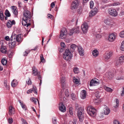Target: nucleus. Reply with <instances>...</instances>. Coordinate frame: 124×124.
Instances as JSON below:
<instances>
[{
	"label": "nucleus",
	"instance_id": "f257e3e1",
	"mask_svg": "<svg viewBox=\"0 0 124 124\" xmlns=\"http://www.w3.org/2000/svg\"><path fill=\"white\" fill-rule=\"evenodd\" d=\"M23 15V17L22 22V24L25 29H28L31 24L30 23L28 22V21L29 22L30 21V19L31 17V13L28 10H24Z\"/></svg>",
	"mask_w": 124,
	"mask_h": 124
},
{
	"label": "nucleus",
	"instance_id": "f03ea898",
	"mask_svg": "<svg viewBox=\"0 0 124 124\" xmlns=\"http://www.w3.org/2000/svg\"><path fill=\"white\" fill-rule=\"evenodd\" d=\"M76 109L77 110V114L80 121H83L84 117V109L80 107L78 104L75 105Z\"/></svg>",
	"mask_w": 124,
	"mask_h": 124
},
{
	"label": "nucleus",
	"instance_id": "7ed1b4c3",
	"mask_svg": "<svg viewBox=\"0 0 124 124\" xmlns=\"http://www.w3.org/2000/svg\"><path fill=\"white\" fill-rule=\"evenodd\" d=\"M86 111L88 114L91 116L94 117L96 115V110L92 106H88L86 108Z\"/></svg>",
	"mask_w": 124,
	"mask_h": 124
},
{
	"label": "nucleus",
	"instance_id": "20e7f679",
	"mask_svg": "<svg viewBox=\"0 0 124 124\" xmlns=\"http://www.w3.org/2000/svg\"><path fill=\"white\" fill-rule=\"evenodd\" d=\"M72 55L69 49H67L63 54V58L67 61L69 60L72 58Z\"/></svg>",
	"mask_w": 124,
	"mask_h": 124
},
{
	"label": "nucleus",
	"instance_id": "39448f33",
	"mask_svg": "<svg viewBox=\"0 0 124 124\" xmlns=\"http://www.w3.org/2000/svg\"><path fill=\"white\" fill-rule=\"evenodd\" d=\"M11 38H12L13 40H15L18 42H21L23 40L21 34H19L17 35L15 34L12 35L11 37Z\"/></svg>",
	"mask_w": 124,
	"mask_h": 124
},
{
	"label": "nucleus",
	"instance_id": "423d86ee",
	"mask_svg": "<svg viewBox=\"0 0 124 124\" xmlns=\"http://www.w3.org/2000/svg\"><path fill=\"white\" fill-rule=\"evenodd\" d=\"M33 73L34 75L35 76H37L38 77V79L40 81L39 85H40L42 83L41 77L40 74L39 73L37 69H35V67H33L32 68Z\"/></svg>",
	"mask_w": 124,
	"mask_h": 124
},
{
	"label": "nucleus",
	"instance_id": "0eeeda50",
	"mask_svg": "<svg viewBox=\"0 0 124 124\" xmlns=\"http://www.w3.org/2000/svg\"><path fill=\"white\" fill-rule=\"evenodd\" d=\"M108 11L109 14L113 16L116 17L117 15V12L115 9L110 8L108 10Z\"/></svg>",
	"mask_w": 124,
	"mask_h": 124
},
{
	"label": "nucleus",
	"instance_id": "6e6552de",
	"mask_svg": "<svg viewBox=\"0 0 124 124\" xmlns=\"http://www.w3.org/2000/svg\"><path fill=\"white\" fill-rule=\"evenodd\" d=\"M100 84L98 80L95 78L92 79L90 81V86H92L98 85Z\"/></svg>",
	"mask_w": 124,
	"mask_h": 124
},
{
	"label": "nucleus",
	"instance_id": "1a4fd4ad",
	"mask_svg": "<svg viewBox=\"0 0 124 124\" xmlns=\"http://www.w3.org/2000/svg\"><path fill=\"white\" fill-rule=\"evenodd\" d=\"M81 28L84 33H86L88 29V25L86 23H84L81 25Z\"/></svg>",
	"mask_w": 124,
	"mask_h": 124
},
{
	"label": "nucleus",
	"instance_id": "9d476101",
	"mask_svg": "<svg viewBox=\"0 0 124 124\" xmlns=\"http://www.w3.org/2000/svg\"><path fill=\"white\" fill-rule=\"evenodd\" d=\"M67 33V31L65 28H63L61 31L60 35V38L63 39L66 37V35Z\"/></svg>",
	"mask_w": 124,
	"mask_h": 124
},
{
	"label": "nucleus",
	"instance_id": "9b49d317",
	"mask_svg": "<svg viewBox=\"0 0 124 124\" xmlns=\"http://www.w3.org/2000/svg\"><path fill=\"white\" fill-rule=\"evenodd\" d=\"M104 22V23L106 25H108L110 27L113 26L114 24L113 21L110 18L105 19Z\"/></svg>",
	"mask_w": 124,
	"mask_h": 124
},
{
	"label": "nucleus",
	"instance_id": "f8f14e48",
	"mask_svg": "<svg viewBox=\"0 0 124 124\" xmlns=\"http://www.w3.org/2000/svg\"><path fill=\"white\" fill-rule=\"evenodd\" d=\"M78 5V1L77 0L74 1L71 4V8L72 10L77 8Z\"/></svg>",
	"mask_w": 124,
	"mask_h": 124
},
{
	"label": "nucleus",
	"instance_id": "ddd939ff",
	"mask_svg": "<svg viewBox=\"0 0 124 124\" xmlns=\"http://www.w3.org/2000/svg\"><path fill=\"white\" fill-rule=\"evenodd\" d=\"M116 35L115 34L112 33L110 34L108 36V40L110 42H113L115 39Z\"/></svg>",
	"mask_w": 124,
	"mask_h": 124
},
{
	"label": "nucleus",
	"instance_id": "4468645a",
	"mask_svg": "<svg viewBox=\"0 0 124 124\" xmlns=\"http://www.w3.org/2000/svg\"><path fill=\"white\" fill-rule=\"evenodd\" d=\"M98 11V9L95 8L91 11L89 13V16L90 17H92L94 16L96 13Z\"/></svg>",
	"mask_w": 124,
	"mask_h": 124
},
{
	"label": "nucleus",
	"instance_id": "2eb2a0df",
	"mask_svg": "<svg viewBox=\"0 0 124 124\" xmlns=\"http://www.w3.org/2000/svg\"><path fill=\"white\" fill-rule=\"evenodd\" d=\"M59 105V109L62 112H65L66 110V108L65 106L62 103H60Z\"/></svg>",
	"mask_w": 124,
	"mask_h": 124
},
{
	"label": "nucleus",
	"instance_id": "dca6fc26",
	"mask_svg": "<svg viewBox=\"0 0 124 124\" xmlns=\"http://www.w3.org/2000/svg\"><path fill=\"white\" fill-rule=\"evenodd\" d=\"M37 89L36 86H33V88L28 90L27 92V93L28 94L32 93L33 92L37 94Z\"/></svg>",
	"mask_w": 124,
	"mask_h": 124
},
{
	"label": "nucleus",
	"instance_id": "f3484780",
	"mask_svg": "<svg viewBox=\"0 0 124 124\" xmlns=\"http://www.w3.org/2000/svg\"><path fill=\"white\" fill-rule=\"evenodd\" d=\"M12 41L9 44V46L11 48H13L15 46L16 44V42L15 40H13L12 38H11Z\"/></svg>",
	"mask_w": 124,
	"mask_h": 124
},
{
	"label": "nucleus",
	"instance_id": "a211bd4d",
	"mask_svg": "<svg viewBox=\"0 0 124 124\" xmlns=\"http://www.w3.org/2000/svg\"><path fill=\"white\" fill-rule=\"evenodd\" d=\"M11 8L12 9V11L13 14L15 15V16L16 17L17 16L18 13V11L16 8L15 6H13L11 7Z\"/></svg>",
	"mask_w": 124,
	"mask_h": 124
},
{
	"label": "nucleus",
	"instance_id": "6ab92c4d",
	"mask_svg": "<svg viewBox=\"0 0 124 124\" xmlns=\"http://www.w3.org/2000/svg\"><path fill=\"white\" fill-rule=\"evenodd\" d=\"M86 91L85 90H82L80 93V96L81 99H85L86 97Z\"/></svg>",
	"mask_w": 124,
	"mask_h": 124
},
{
	"label": "nucleus",
	"instance_id": "aec40b11",
	"mask_svg": "<svg viewBox=\"0 0 124 124\" xmlns=\"http://www.w3.org/2000/svg\"><path fill=\"white\" fill-rule=\"evenodd\" d=\"M9 115L11 116L14 114L15 113L14 108L11 106L9 107Z\"/></svg>",
	"mask_w": 124,
	"mask_h": 124
},
{
	"label": "nucleus",
	"instance_id": "412c9836",
	"mask_svg": "<svg viewBox=\"0 0 124 124\" xmlns=\"http://www.w3.org/2000/svg\"><path fill=\"white\" fill-rule=\"evenodd\" d=\"M78 53L80 55L82 56L84 55V50L82 47L80 46H79L78 47Z\"/></svg>",
	"mask_w": 124,
	"mask_h": 124
},
{
	"label": "nucleus",
	"instance_id": "4be33fe9",
	"mask_svg": "<svg viewBox=\"0 0 124 124\" xmlns=\"http://www.w3.org/2000/svg\"><path fill=\"white\" fill-rule=\"evenodd\" d=\"M15 22L14 20H13L12 21L9 20L7 23V26L8 28H10L13 25L15 24Z\"/></svg>",
	"mask_w": 124,
	"mask_h": 124
},
{
	"label": "nucleus",
	"instance_id": "5701e85b",
	"mask_svg": "<svg viewBox=\"0 0 124 124\" xmlns=\"http://www.w3.org/2000/svg\"><path fill=\"white\" fill-rule=\"evenodd\" d=\"M104 114L106 115L108 114L110 112L109 108L107 106H105L104 109Z\"/></svg>",
	"mask_w": 124,
	"mask_h": 124
},
{
	"label": "nucleus",
	"instance_id": "b1692460",
	"mask_svg": "<svg viewBox=\"0 0 124 124\" xmlns=\"http://www.w3.org/2000/svg\"><path fill=\"white\" fill-rule=\"evenodd\" d=\"M65 78L64 77H62L61 78L60 83L61 85L63 87L64 86L66 83Z\"/></svg>",
	"mask_w": 124,
	"mask_h": 124
},
{
	"label": "nucleus",
	"instance_id": "393cba45",
	"mask_svg": "<svg viewBox=\"0 0 124 124\" xmlns=\"http://www.w3.org/2000/svg\"><path fill=\"white\" fill-rule=\"evenodd\" d=\"M18 84V82L16 79H13L11 82V86L13 87L16 86Z\"/></svg>",
	"mask_w": 124,
	"mask_h": 124
},
{
	"label": "nucleus",
	"instance_id": "a878e982",
	"mask_svg": "<svg viewBox=\"0 0 124 124\" xmlns=\"http://www.w3.org/2000/svg\"><path fill=\"white\" fill-rule=\"evenodd\" d=\"M106 75L107 77L110 79L113 77L114 74L112 72H108L106 73Z\"/></svg>",
	"mask_w": 124,
	"mask_h": 124
},
{
	"label": "nucleus",
	"instance_id": "bb28decb",
	"mask_svg": "<svg viewBox=\"0 0 124 124\" xmlns=\"http://www.w3.org/2000/svg\"><path fill=\"white\" fill-rule=\"evenodd\" d=\"M18 101L20 104V105L23 108V109L25 110H27L26 106V105L23 103V102H22L21 101L19 100Z\"/></svg>",
	"mask_w": 124,
	"mask_h": 124
},
{
	"label": "nucleus",
	"instance_id": "cd10ccee",
	"mask_svg": "<svg viewBox=\"0 0 124 124\" xmlns=\"http://www.w3.org/2000/svg\"><path fill=\"white\" fill-rule=\"evenodd\" d=\"M112 55V52H110L105 56V59L108 60L110 58V57Z\"/></svg>",
	"mask_w": 124,
	"mask_h": 124
},
{
	"label": "nucleus",
	"instance_id": "c85d7f7f",
	"mask_svg": "<svg viewBox=\"0 0 124 124\" xmlns=\"http://www.w3.org/2000/svg\"><path fill=\"white\" fill-rule=\"evenodd\" d=\"M93 55L95 57H97L99 54V52L97 50H94L92 52Z\"/></svg>",
	"mask_w": 124,
	"mask_h": 124
},
{
	"label": "nucleus",
	"instance_id": "c756f323",
	"mask_svg": "<svg viewBox=\"0 0 124 124\" xmlns=\"http://www.w3.org/2000/svg\"><path fill=\"white\" fill-rule=\"evenodd\" d=\"M103 87L104 89L107 92H111L113 91V90L111 88L105 86H104Z\"/></svg>",
	"mask_w": 124,
	"mask_h": 124
},
{
	"label": "nucleus",
	"instance_id": "7c9ffc66",
	"mask_svg": "<svg viewBox=\"0 0 124 124\" xmlns=\"http://www.w3.org/2000/svg\"><path fill=\"white\" fill-rule=\"evenodd\" d=\"M74 30V33H78L79 32V27H77L73 28Z\"/></svg>",
	"mask_w": 124,
	"mask_h": 124
},
{
	"label": "nucleus",
	"instance_id": "2f4dec72",
	"mask_svg": "<svg viewBox=\"0 0 124 124\" xmlns=\"http://www.w3.org/2000/svg\"><path fill=\"white\" fill-rule=\"evenodd\" d=\"M122 63L119 60H116L115 62V65L116 66H118L122 64Z\"/></svg>",
	"mask_w": 124,
	"mask_h": 124
},
{
	"label": "nucleus",
	"instance_id": "473e14b6",
	"mask_svg": "<svg viewBox=\"0 0 124 124\" xmlns=\"http://www.w3.org/2000/svg\"><path fill=\"white\" fill-rule=\"evenodd\" d=\"M120 5V3L119 2H115L113 3L109 4L108 5L109 6H115Z\"/></svg>",
	"mask_w": 124,
	"mask_h": 124
},
{
	"label": "nucleus",
	"instance_id": "72a5a7b5",
	"mask_svg": "<svg viewBox=\"0 0 124 124\" xmlns=\"http://www.w3.org/2000/svg\"><path fill=\"white\" fill-rule=\"evenodd\" d=\"M77 46L74 44H72L70 46V49L72 51L74 50L77 48Z\"/></svg>",
	"mask_w": 124,
	"mask_h": 124
},
{
	"label": "nucleus",
	"instance_id": "f704fd0d",
	"mask_svg": "<svg viewBox=\"0 0 124 124\" xmlns=\"http://www.w3.org/2000/svg\"><path fill=\"white\" fill-rule=\"evenodd\" d=\"M0 51L2 53H5L6 52V48L2 46L0 49Z\"/></svg>",
	"mask_w": 124,
	"mask_h": 124
},
{
	"label": "nucleus",
	"instance_id": "c9c22d12",
	"mask_svg": "<svg viewBox=\"0 0 124 124\" xmlns=\"http://www.w3.org/2000/svg\"><path fill=\"white\" fill-rule=\"evenodd\" d=\"M73 81L75 84H78L79 83V81L75 77H74L73 78Z\"/></svg>",
	"mask_w": 124,
	"mask_h": 124
},
{
	"label": "nucleus",
	"instance_id": "e433bc0d",
	"mask_svg": "<svg viewBox=\"0 0 124 124\" xmlns=\"http://www.w3.org/2000/svg\"><path fill=\"white\" fill-rule=\"evenodd\" d=\"M118 59L123 63L124 62V56H120Z\"/></svg>",
	"mask_w": 124,
	"mask_h": 124
},
{
	"label": "nucleus",
	"instance_id": "4c0bfd02",
	"mask_svg": "<svg viewBox=\"0 0 124 124\" xmlns=\"http://www.w3.org/2000/svg\"><path fill=\"white\" fill-rule=\"evenodd\" d=\"M1 62L3 65H5L7 63V61L4 59H2L1 61Z\"/></svg>",
	"mask_w": 124,
	"mask_h": 124
},
{
	"label": "nucleus",
	"instance_id": "58836bf2",
	"mask_svg": "<svg viewBox=\"0 0 124 124\" xmlns=\"http://www.w3.org/2000/svg\"><path fill=\"white\" fill-rule=\"evenodd\" d=\"M120 49L122 51H124V40L122 42L121 44Z\"/></svg>",
	"mask_w": 124,
	"mask_h": 124
},
{
	"label": "nucleus",
	"instance_id": "ea45409f",
	"mask_svg": "<svg viewBox=\"0 0 124 124\" xmlns=\"http://www.w3.org/2000/svg\"><path fill=\"white\" fill-rule=\"evenodd\" d=\"M116 104L115 106H114V107L115 108H116L118 107L119 105V100L117 99H116Z\"/></svg>",
	"mask_w": 124,
	"mask_h": 124
},
{
	"label": "nucleus",
	"instance_id": "a19ab883",
	"mask_svg": "<svg viewBox=\"0 0 124 124\" xmlns=\"http://www.w3.org/2000/svg\"><path fill=\"white\" fill-rule=\"evenodd\" d=\"M71 98L73 100H75L76 98V95L74 93H72L71 94Z\"/></svg>",
	"mask_w": 124,
	"mask_h": 124
},
{
	"label": "nucleus",
	"instance_id": "79ce46f5",
	"mask_svg": "<svg viewBox=\"0 0 124 124\" xmlns=\"http://www.w3.org/2000/svg\"><path fill=\"white\" fill-rule=\"evenodd\" d=\"M5 15L8 17H9L10 16V14L8 11L7 10H6L5 13Z\"/></svg>",
	"mask_w": 124,
	"mask_h": 124
},
{
	"label": "nucleus",
	"instance_id": "37998d69",
	"mask_svg": "<svg viewBox=\"0 0 124 124\" xmlns=\"http://www.w3.org/2000/svg\"><path fill=\"white\" fill-rule=\"evenodd\" d=\"M73 71L75 73H78L79 72V69L77 67H75L74 68Z\"/></svg>",
	"mask_w": 124,
	"mask_h": 124
},
{
	"label": "nucleus",
	"instance_id": "c03bdc74",
	"mask_svg": "<svg viewBox=\"0 0 124 124\" xmlns=\"http://www.w3.org/2000/svg\"><path fill=\"white\" fill-rule=\"evenodd\" d=\"M76 120L75 119H73L70 120L69 122V124H76Z\"/></svg>",
	"mask_w": 124,
	"mask_h": 124
},
{
	"label": "nucleus",
	"instance_id": "a18cd8bd",
	"mask_svg": "<svg viewBox=\"0 0 124 124\" xmlns=\"http://www.w3.org/2000/svg\"><path fill=\"white\" fill-rule=\"evenodd\" d=\"M65 95L67 97L69 96L70 93L68 90L66 89L65 91Z\"/></svg>",
	"mask_w": 124,
	"mask_h": 124
},
{
	"label": "nucleus",
	"instance_id": "49530a36",
	"mask_svg": "<svg viewBox=\"0 0 124 124\" xmlns=\"http://www.w3.org/2000/svg\"><path fill=\"white\" fill-rule=\"evenodd\" d=\"M26 83L28 85H30L31 84V81L30 79L29 78L26 81Z\"/></svg>",
	"mask_w": 124,
	"mask_h": 124
},
{
	"label": "nucleus",
	"instance_id": "de8ad7c7",
	"mask_svg": "<svg viewBox=\"0 0 124 124\" xmlns=\"http://www.w3.org/2000/svg\"><path fill=\"white\" fill-rule=\"evenodd\" d=\"M119 36L121 38L124 37V31H121L119 33Z\"/></svg>",
	"mask_w": 124,
	"mask_h": 124
},
{
	"label": "nucleus",
	"instance_id": "09e8293b",
	"mask_svg": "<svg viewBox=\"0 0 124 124\" xmlns=\"http://www.w3.org/2000/svg\"><path fill=\"white\" fill-rule=\"evenodd\" d=\"M94 35L97 38H100L101 37V36L98 33H95L94 34Z\"/></svg>",
	"mask_w": 124,
	"mask_h": 124
},
{
	"label": "nucleus",
	"instance_id": "8fccbe9b",
	"mask_svg": "<svg viewBox=\"0 0 124 124\" xmlns=\"http://www.w3.org/2000/svg\"><path fill=\"white\" fill-rule=\"evenodd\" d=\"M73 108L72 107H70L69 109V112L71 115H72L73 113Z\"/></svg>",
	"mask_w": 124,
	"mask_h": 124
},
{
	"label": "nucleus",
	"instance_id": "3c124183",
	"mask_svg": "<svg viewBox=\"0 0 124 124\" xmlns=\"http://www.w3.org/2000/svg\"><path fill=\"white\" fill-rule=\"evenodd\" d=\"M95 94L97 98H98L100 97V95L99 94V92H97L95 93Z\"/></svg>",
	"mask_w": 124,
	"mask_h": 124
},
{
	"label": "nucleus",
	"instance_id": "603ef678",
	"mask_svg": "<svg viewBox=\"0 0 124 124\" xmlns=\"http://www.w3.org/2000/svg\"><path fill=\"white\" fill-rule=\"evenodd\" d=\"M31 101L35 103H37V101L35 98L34 97H32L31 99Z\"/></svg>",
	"mask_w": 124,
	"mask_h": 124
},
{
	"label": "nucleus",
	"instance_id": "864d4df0",
	"mask_svg": "<svg viewBox=\"0 0 124 124\" xmlns=\"http://www.w3.org/2000/svg\"><path fill=\"white\" fill-rule=\"evenodd\" d=\"M74 33V30L73 28L70 30L69 34L70 35H71Z\"/></svg>",
	"mask_w": 124,
	"mask_h": 124
},
{
	"label": "nucleus",
	"instance_id": "5fc2aeb1",
	"mask_svg": "<svg viewBox=\"0 0 124 124\" xmlns=\"http://www.w3.org/2000/svg\"><path fill=\"white\" fill-rule=\"evenodd\" d=\"M93 4L94 3L93 1H90V8H93Z\"/></svg>",
	"mask_w": 124,
	"mask_h": 124
},
{
	"label": "nucleus",
	"instance_id": "6e6d98bb",
	"mask_svg": "<svg viewBox=\"0 0 124 124\" xmlns=\"http://www.w3.org/2000/svg\"><path fill=\"white\" fill-rule=\"evenodd\" d=\"M0 18L1 20H3L4 19L3 14V13H1V12L0 14Z\"/></svg>",
	"mask_w": 124,
	"mask_h": 124
},
{
	"label": "nucleus",
	"instance_id": "4d7b16f0",
	"mask_svg": "<svg viewBox=\"0 0 124 124\" xmlns=\"http://www.w3.org/2000/svg\"><path fill=\"white\" fill-rule=\"evenodd\" d=\"M100 102V101L97 100H96L95 101H94V103L95 105H98L99 104Z\"/></svg>",
	"mask_w": 124,
	"mask_h": 124
},
{
	"label": "nucleus",
	"instance_id": "13d9d810",
	"mask_svg": "<svg viewBox=\"0 0 124 124\" xmlns=\"http://www.w3.org/2000/svg\"><path fill=\"white\" fill-rule=\"evenodd\" d=\"M13 121V119L12 118H9L8 119V121L9 124H11Z\"/></svg>",
	"mask_w": 124,
	"mask_h": 124
},
{
	"label": "nucleus",
	"instance_id": "bf43d9fd",
	"mask_svg": "<svg viewBox=\"0 0 124 124\" xmlns=\"http://www.w3.org/2000/svg\"><path fill=\"white\" fill-rule=\"evenodd\" d=\"M52 122L54 124H56V119L55 118H53L52 119Z\"/></svg>",
	"mask_w": 124,
	"mask_h": 124
},
{
	"label": "nucleus",
	"instance_id": "052dcab7",
	"mask_svg": "<svg viewBox=\"0 0 124 124\" xmlns=\"http://www.w3.org/2000/svg\"><path fill=\"white\" fill-rule=\"evenodd\" d=\"M30 52V50H28V51H25V52H24L23 54V56H26L27 55V54L28 53H29Z\"/></svg>",
	"mask_w": 124,
	"mask_h": 124
},
{
	"label": "nucleus",
	"instance_id": "680f3d73",
	"mask_svg": "<svg viewBox=\"0 0 124 124\" xmlns=\"http://www.w3.org/2000/svg\"><path fill=\"white\" fill-rule=\"evenodd\" d=\"M124 79V78L123 76H119L116 78V79L117 80H120Z\"/></svg>",
	"mask_w": 124,
	"mask_h": 124
},
{
	"label": "nucleus",
	"instance_id": "e2e57ef3",
	"mask_svg": "<svg viewBox=\"0 0 124 124\" xmlns=\"http://www.w3.org/2000/svg\"><path fill=\"white\" fill-rule=\"evenodd\" d=\"M120 95L121 96L124 95V87L123 88L122 91L121 92Z\"/></svg>",
	"mask_w": 124,
	"mask_h": 124
},
{
	"label": "nucleus",
	"instance_id": "0e129e2a",
	"mask_svg": "<svg viewBox=\"0 0 124 124\" xmlns=\"http://www.w3.org/2000/svg\"><path fill=\"white\" fill-rule=\"evenodd\" d=\"M113 123L114 124H120L119 122L117 120H114Z\"/></svg>",
	"mask_w": 124,
	"mask_h": 124
},
{
	"label": "nucleus",
	"instance_id": "69168bd1",
	"mask_svg": "<svg viewBox=\"0 0 124 124\" xmlns=\"http://www.w3.org/2000/svg\"><path fill=\"white\" fill-rule=\"evenodd\" d=\"M4 86H5L7 88V89H8H8H9L8 88V85L7 83V82L6 81H5L4 82Z\"/></svg>",
	"mask_w": 124,
	"mask_h": 124
},
{
	"label": "nucleus",
	"instance_id": "338daca9",
	"mask_svg": "<svg viewBox=\"0 0 124 124\" xmlns=\"http://www.w3.org/2000/svg\"><path fill=\"white\" fill-rule=\"evenodd\" d=\"M21 121L23 123V124H28L27 123L23 118H22L21 119Z\"/></svg>",
	"mask_w": 124,
	"mask_h": 124
},
{
	"label": "nucleus",
	"instance_id": "774afa93",
	"mask_svg": "<svg viewBox=\"0 0 124 124\" xmlns=\"http://www.w3.org/2000/svg\"><path fill=\"white\" fill-rule=\"evenodd\" d=\"M60 45L63 48H64L65 46V43L63 42H61L60 43Z\"/></svg>",
	"mask_w": 124,
	"mask_h": 124
}]
</instances>
